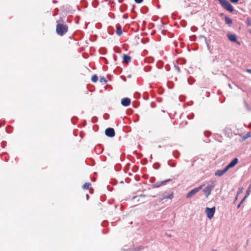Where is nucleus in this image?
I'll use <instances>...</instances> for the list:
<instances>
[{
	"label": "nucleus",
	"instance_id": "f257e3e1",
	"mask_svg": "<svg viewBox=\"0 0 251 251\" xmlns=\"http://www.w3.org/2000/svg\"><path fill=\"white\" fill-rule=\"evenodd\" d=\"M68 30V27L66 25L63 24H58L56 25V31L60 36L65 34Z\"/></svg>",
	"mask_w": 251,
	"mask_h": 251
},
{
	"label": "nucleus",
	"instance_id": "f03ea898",
	"mask_svg": "<svg viewBox=\"0 0 251 251\" xmlns=\"http://www.w3.org/2000/svg\"><path fill=\"white\" fill-rule=\"evenodd\" d=\"M210 182V184H208L202 190L203 193L205 194L206 198H207L210 195L211 191L215 187V184L213 181L211 180Z\"/></svg>",
	"mask_w": 251,
	"mask_h": 251
},
{
	"label": "nucleus",
	"instance_id": "7ed1b4c3",
	"mask_svg": "<svg viewBox=\"0 0 251 251\" xmlns=\"http://www.w3.org/2000/svg\"><path fill=\"white\" fill-rule=\"evenodd\" d=\"M203 186V185H201L198 187L195 188L193 190H191L186 195V198L189 199L191 198L193 196L197 194L200 190H201Z\"/></svg>",
	"mask_w": 251,
	"mask_h": 251
},
{
	"label": "nucleus",
	"instance_id": "20e7f679",
	"mask_svg": "<svg viewBox=\"0 0 251 251\" xmlns=\"http://www.w3.org/2000/svg\"><path fill=\"white\" fill-rule=\"evenodd\" d=\"M215 212V208L214 207L211 208L207 207L206 208L207 217L209 219H211L213 217Z\"/></svg>",
	"mask_w": 251,
	"mask_h": 251
},
{
	"label": "nucleus",
	"instance_id": "39448f33",
	"mask_svg": "<svg viewBox=\"0 0 251 251\" xmlns=\"http://www.w3.org/2000/svg\"><path fill=\"white\" fill-rule=\"evenodd\" d=\"M105 134L107 136L112 138L115 136V132L114 128L108 127L105 129Z\"/></svg>",
	"mask_w": 251,
	"mask_h": 251
},
{
	"label": "nucleus",
	"instance_id": "423d86ee",
	"mask_svg": "<svg viewBox=\"0 0 251 251\" xmlns=\"http://www.w3.org/2000/svg\"><path fill=\"white\" fill-rule=\"evenodd\" d=\"M171 180H172V179L169 178V179L165 180L164 181H158V182H157L155 183L154 184H152L151 185V187H152V188H158L163 185H165L167 182H170Z\"/></svg>",
	"mask_w": 251,
	"mask_h": 251
},
{
	"label": "nucleus",
	"instance_id": "0eeeda50",
	"mask_svg": "<svg viewBox=\"0 0 251 251\" xmlns=\"http://www.w3.org/2000/svg\"><path fill=\"white\" fill-rule=\"evenodd\" d=\"M227 37L228 39L231 42H235L240 45V42L237 41V36L235 34H227Z\"/></svg>",
	"mask_w": 251,
	"mask_h": 251
},
{
	"label": "nucleus",
	"instance_id": "6e6552de",
	"mask_svg": "<svg viewBox=\"0 0 251 251\" xmlns=\"http://www.w3.org/2000/svg\"><path fill=\"white\" fill-rule=\"evenodd\" d=\"M131 100L128 98H124L121 100V104L124 106H128L130 105Z\"/></svg>",
	"mask_w": 251,
	"mask_h": 251
},
{
	"label": "nucleus",
	"instance_id": "1a4fd4ad",
	"mask_svg": "<svg viewBox=\"0 0 251 251\" xmlns=\"http://www.w3.org/2000/svg\"><path fill=\"white\" fill-rule=\"evenodd\" d=\"M123 60L125 64H128L131 61V57L128 55L124 54L123 56Z\"/></svg>",
	"mask_w": 251,
	"mask_h": 251
},
{
	"label": "nucleus",
	"instance_id": "9d476101",
	"mask_svg": "<svg viewBox=\"0 0 251 251\" xmlns=\"http://www.w3.org/2000/svg\"><path fill=\"white\" fill-rule=\"evenodd\" d=\"M238 162V159L237 158H234L228 165L230 168L233 167Z\"/></svg>",
	"mask_w": 251,
	"mask_h": 251
},
{
	"label": "nucleus",
	"instance_id": "9b49d317",
	"mask_svg": "<svg viewBox=\"0 0 251 251\" xmlns=\"http://www.w3.org/2000/svg\"><path fill=\"white\" fill-rule=\"evenodd\" d=\"M116 32V34L120 36V35H122V29L121 26L120 25H117Z\"/></svg>",
	"mask_w": 251,
	"mask_h": 251
},
{
	"label": "nucleus",
	"instance_id": "f8f14e48",
	"mask_svg": "<svg viewBox=\"0 0 251 251\" xmlns=\"http://www.w3.org/2000/svg\"><path fill=\"white\" fill-rule=\"evenodd\" d=\"M225 22L226 24L228 25L229 26H230L232 24V20L230 18L226 16L225 17Z\"/></svg>",
	"mask_w": 251,
	"mask_h": 251
},
{
	"label": "nucleus",
	"instance_id": "ddd939ff",
	"mask_svg": "<svg viewBox=\"0 0 251 251\" xmlns=\"http://www.w3.org/2000/svg\"><path fill=\"white\" fill-rule=\"evenodd\" d=\"M224 174H225V173H224V172L223 170H217L215 172V175L216 176H223Z\"/></svg>",
	"mask_w": 251,
	"mask_h": 251
},
{
	"label": "nucleus",
	"instance_id": "4468645a",
	"mask_svg": "<svg viewBox=\"0 0 251 251\" xmlns=\"http://www.w3.org/2000/svg\"><path fill=\"white\" fill-rule=\"evenodd\" d=\"M91 184L90 182L85 183L82 186V188L83 189L86 190L88 189L90 186H91Z\"/></svg>",
	"mask_w": 251,
	"mask_h": 251
},
{
	"label": "nucleus",
	"instance_id": "2eb2a0df",
	"mask_svg": "<svg viewBox=\"0 0 251 251\" xmlns=\"http://www.w3.org/2000/svg\"><path fill=\"white\" fill-rule=\"evenodd\" d=\"M98 80V76L96 75H94L91 78V80L93 82H96Z\"/></svg>",
	"mask_w": 251,
	"mask_h": 251
},
{
	"label": "nucleus",
	"instance_id": "dca6fc26",
	"mask_svg": "<svg viewBox=\"0 0 251 251\" xmlns=\"http://www.w3.org/2000/svg\"><path fill=\"white\" fill-rule=\"evenodd\" d=\"M109 224L108 221H102L100 223V225L102 226H107Z\"/></svg>",
	"mask_w": 251,
	"mask_h": 251
},
{
	"label": "nucleus",
	"instance_id": "f3484780",
	"mask_svg": "<svg viewBox=\"0 0 251 251\" xmlns=\"http://www.w3.org/2000/svg\"><path fill=\"white\" fill-rule=\"evenodd\" d=\"M173 197H174V194H173V193H172L169 195L164 196L163 199H171L173 198Z\"/></svg>",
	"mask_w": 251,
	"mask_h": 251
},
{
	"label": "nucleus",
	"instance_id": "a211bd4d",
	"mask_svg": "<svg viewBox=\"0 0 251 251\" xmlns=\"http://www.w3.org/2000/svg\"><path fill=\"white\" fill-rule=\"evenodd\" d=\"M199 38H204V40L205 41V43L207 45V47L208 49H209V44L208 43L206 42V38L204 36V35H200L199 36Z\"/></svg>",
	"mask_w": 251,
	"mask_h": 251
},
{
	"label": "nucleus",
	"instance_id": "6ab92c4d",
	"mask_svg": "<svg viewBox=\"0 0 251 251\" xmlns=\"http://www.w3.org/2000/svg\"><path fill=\"white\" fill-rule=\"evenodd\" d=\"M151 67L150 66H147L144 67V71L145 72H148L151 71Z\"/></svg>",
	"mask_w": 251,
	"mask_h": 251
},
{
	"label": "nucleus",
	"instance_id": "aec40b11",
	"mask_svg": "<svg viewBox=\"0 0 251 251\" xmlns=\"http://www.w3.org/2000/svg\"><path fill=\"white\" fill-rule=\"evenodd\" d=\"M250 193H251L250 189L248 188V189H247V190L246 191V195L244 197L243 199L245 200L246 198H247L250 195Z\"/></svg>",
	"mask_w": 251,
	"mask_h": 251
},
{
	"label": "nucleus",
	"instance_id": "412c9836",
	"mask_svg": "<svg viewBox=\"0 0 251 251\" xmlns=\"http://www.w3.org/2000/svg\"><path fill=\"white\" fill-rule=\"evenodd\" d=\"M100 82H101L103 84H105L107 82V80L104 77H102L100 78Z\"/></svg>",
	"mask_w": 251,
	"mask_h": 251
},
{
	"label": "nucleus",
	"instance_id": "4be33fe9",
	"mask_svg": "<svg viewBox=\"0 0 251 251\" xmlns=\"http://www.w3.org/2000/svg\"><path fill=\"white\" fill-rule=\"evenodd\" d=\"M157 67L159 69H161L163 67V63L161 61H159L157 64Z\"/></svg>",
	"mask_w": 251,
	"mask_h": 251
},
{
	"label": "nucleus",
	"instance_id": "5701e85b",
	"mask_svg": "<svg viewBox=\"0 0 251 251\" xmlns=\"http://www.w3.org/2000/svg\"><path fill=\"white\" fill-rule=\"evenodd\" d=\"M251 136V133L250 132H247L244 137V139L248 138Z\"/></svg>",
	"mask_w": 251,
	"mask_h": 251
},
{
	"label": "nucleus",
	"instance_id": "b1692460",
	"mask_svg": "<svg viewBox=\"0 0 251 251\" xmlns=\"http://www.w3.org/2000/svg\"><path fill=\"white\" fill-rule=\"evenodd\" d=\"M173 154L174 156L176 158L178 157V153L177 151H174Z\"/></svg>",
	"mask_w": 251,
	"mask_h": 251
},
{
	"label": "nucleus",
	"instance_id": "393cba45",
	"mask_svg": "<svg viewBox=\"0 0 251 251\" xmlns=\"http://www.w3.org/2000/svg\"><path fill=\"white\" fill-rule=\"evenodd\" d=\"M230 168H231L228 166V165H227L223 170L224 171V173H226Z\"/></svg>",
	"mask_w": 251,
	"mask_h": 251
},
{
	"label": "nucleus",
	"instance_id": "a878e982",
	"mask_svg": "<svg viewBox=\"0 0 251 251\" xmlns=\"http://www.w3.org/2000/svg\"><path fill=\"white\" fill-rule=\"evenodd\" d=\"M230 168H231L228 166V165H227L223 170L224 171V173H226Z\"/></svg>",
	"mask_w": 251,
	"mask_h": 251
},
{
	"label": "nucleus",
	"instance_id": "bb28decb",
	"mask_svg": "<svg viewBox=\"0 0 251 251\" xmlns=\"http://www.w3.org/2000/svg\"><path fill=\"white\" fill-rule=\"evenodd\" d=\"M134 97L136 99H138L140 97V94L138 92L135 93L134 94Z\"/></svg>",
	"mask_w": 251,
	"mask_h": 251
},
{
	"label": "nucleus",
	"instance_id": "cd10ccee",
	"mask_svg": "<svg viewBox=\"0 0 251 251\" xmlns=\"http://www.w3.org/2000/svg\"><path fill=\"white\" fill-rule=\"evenodd\" d=\"M194 116V114L193 113H191V114H190L189 115H188L187 117L189 119H192L193 118Z\"/></svg>",
	"mask_w": 251,
	"mask_h": 251
},
{
	"label": "nucleus",
	"instance_id": "c85d7f7f",
	"mask_svg": "<svg viewBox=\"0 0 251 251\" xmlns=\"http://www.w3.org/2000/svg\"><path fill=\"white\" fill-rule=\"evenodd\" d=\"M175 68L178 73L180 72V68L178 66L175 65Z\"/></svg>",
	"mask_w": 251,
	"mask_h": 251
},
{
	"label": "nucleus",
	"instance_id": "c756f323",
	"mask_svg": "<svg viewBox=\"0 0 251 251\" xmlns=\"http://www.w3.org/2000/svg\"><path fill=\"white\" fill-rule=\"evenodd\" d=\"M204 134L205 136L208 137L210 135V133L209 131H205Z\"/></svg>",
	"mask_w": 251,
	"mask_h": 251
},
{
	"label": "nucleus",
	"instance_id": "7c9ffc66",
	"mask_svg": "<svg viewBox=\"0 0 251 251\" xmlns=\"http://www.w3.org/2000/svg\"><path fill=\"white\" fill-rule=\"evenodd\" d=\"M159 164L158 163H156L153 165L154 168L155 169H157L159 167Z\"/></svg>",
	"mask_w": 251,
	"mask_h": 251
},
{
	"label": "nucleus",
	"instance_id": "2f4dec72",
	"mask_svg": "<svg viewBox=\"0 0 251 251\" xmlns=\"http://www.w3.org/2000/svg\"><path fill=\"white\" fill-rule=\"evenodd\" d=\"M230 1L233 3H237L239 1V0H229Z\"/></svg>",
	"mask_w": 251,
	"mask_h": 251
},
{
	"label": "nucleus",
	"instance_id": "473e14b6",
	"mask_svg": "<svg viewBox=\"0 0 251 251\" xmlns=\"http://www.w3.org/2000/svg\"><path fill=\"white\" fill-rule=\"evenodd\" d=\"M247 24L248 25H251V21L250 19H249V18L247 19Z\"/></svg>",
	"mask_w": 251,
	"mask_h": 251
},
{
	"label": "nucleus",
	"instance_id": "72a5a7b5",
	"mask_svg": "<svg viewBox=\"0 0 251 251\" xmlns=\"http://www.w3.org/2000/svg\"><path fill=\"white\" fill-rule=\"evenodd\" d=\"M137 3H141L143 2V0H134Z\"/></svg>",
	"mask_w": 251,
	"mask_h": 251
},
{
	"label": "nucleus",
	"instance_id": "f704fd0d",
	"mask_svg": "<svg viewBox=\"0 0 251 251\" xmlns=\"http://www.w3.org/2000/svg\"><path fill=\"white\" fill-rule=\"evenodd\" d=\"M108 230L107 229H103L102 230V233H104V234L108 232Z\"/></svg>",
	"mask_w": 251,
	"mask_h": 251
},
{
	"label": "nucleus",
	"instance_id": "c9c22d12",
	"mask_svg": "<svg viewBox=\"0 0 251 251\" xmlns=\"http://www.w3.org/2000/svg\"><path fill=\"white\" fill-rule=\"evenodd\" d=\"M116 221L115 222H111V224L112 225V226H115L116 225Z\"/></svg>",
	"mask_w": 251,
	"mask_h": 251
},
{
	"label": "nucleus",
	"instance_id": "e433bc0d",
	"mask_svg": "<svg viewBox=\"0 0 251 251\" xmlns=\"http://www.w3.org/2000/svg\"><path fill=\"white\" fill-rule=\"evenodd\" d=\"M113 59L115 61L117 60V56L115 54H113Z\"/></svg>",
	"mask_w": 251,
	"mask_h": 251
},
{
	"label": "nucleus",
	"instance_id": "4c0bfd02",
	"mask_svg": "<svg viewBox=\"0 0 251 251\" xmlns=\"http://www.w3.org/2000/svg\"><path fill=\"white\" fill-rule=\"evenodd\" d=\"M244 199H243V200H242V201H241V202L238 204V206H237V207H238V208H239V207L240 206V205H241V203H242V202L244 201Z\"/></svg>",
	"mask_w": 251,
	"mask_h": 251
},
{
	"label": "nucleus",
	"instance_id": "58836bf2",
	"mask_svg": "<svg viewBox=\"0 0 251 251\" xmlns=\"http://www.w3.org/2000/svg\"><path fill=\"white\" fill-rule=\"evenodd\" d=\"M247 72L251 74V69H247Z\"/></svg>",
	"mask_w": 251,
	"mask_h": 251
},
{
	"label": "nucleus",
	"instance_id": "ea45409f",
	"mask_svg": "<svg viewBox=\"0 0 251 251\" xmlns=\"http://www.w3.org/2000/svg\"><path fill=\"white\" fill-rule=\"evenodd\" d=\"M154 179H155V178H154V177H152V178H151V182H153L154 181Z\"/></svg>",
	"mask_w": 251,
	"mask_h": 251
},
{
	"label": "nucleus",
	"instance_id": "a19ab883",
	"mask_svg": "<svg viewBox=\"0 0 251 251\" xmlns=\"http://www.w3.org/2000/svg\"><path fill=\"white\" fill-rule=\"evenodd\" d=\"M153 60V58H150V61H149V63H151V62H152Z\"/></svg>",
	"mask_w": 251,
	"mask_h": 251
},
{
	"label": "nucleus",
	"instance_id": "79ce46f5",
	"mask_svg": "<svg viewBox=\"0 0 251 251\" xmlns=\"http://www.w3.org/2000/svg\"><path fill=\"white\" fill-rule=\"evenodd\" d=\"M166 235H167L168 237H171V236L170 234H168V233H166Z\"/></svg>",
	"mask_w": 251,
	"mask_h": 251
},
{
	"label": "nucleus",
	"instance_id": "37998d69",
	"mask_svg": "<svg viewBox=\"0 0 251 251\" xmlns=\"http://www.w3.org/2000/svg\"><path fill=\"white\" fill-rule=\"evenodd\" d=\"M171 167H175V164H169Z\"/></svg>",
	"mask_w": 251,
	"mask_h": 251
},
{
	"label": "nucleus",
	"instance_id": "c03bdc74",
	"mask_svg": "<svg viewBox=\"0 0 251 251\" xmlns=\"http://www.w3.org/2000/svg\"><path fill=\"white\" fill-rule=\"evenodd\" d=\"M6 132L8 133H10V130H6Z\"/></svg>",
	"mask_w": 251,
	"mask_h": 251
},
{
	"label": "nucleus",
	"instance_id": "a18cd8bd",
	"mask_svg": "<svg viewBox=\"0 0 251 251\" xmlns=\"http://www.w3.org/2000/svg\"><path fill=\"white\" fill-rule=\"evenodd\" d=\"M6 132L8 133H10V130H6Z\"/></svg>",
	"mask_w": 251,
	"mask_h": 251
},
{
	"label": "nucleus",
	"instance_id": "49530a36",
	"mask_svg": "<svg viewBox=\"0 0 251 251\" xmlns=\"http://www.w3.org/2000/svg\"><path fill=\"white\" fill-rule=\"evenodd\" d=\"M228 86L230 88H232V87H231V85L230 84H228Z\"/></svg>",
	"mask_w": 251,
	"mask_h": 251
},
{
	"label": "nucleus",
	"instance_id": "de8ad7c7",
	"mask_svg": "<svg viewBox=\"0 0 251 251\" xmlns=\"http://www.w3.org/2000/svg\"><path fill=\"white\" fill-rule=\"evenodd\" d=\"M119 2L120 3H121V2H123V0H119Z\"/></svg>",
	"mask_w": 251,
	"mask_h": 251
},
{
	"label": "nucleus",
	"instance_id": "09e8293b",
	"mask_svg": "<svg viewBox=\"0 0 251 251\" xmlns=\"http://www.w3.org/2000/svg\"><path fill=\"white\" fill-rule=\"evenodd\" d=\"M72 123H73V124H75V122H74V119H72Z\"/></svg>",
	"mask_w": 251,
	"mask_h": 251
},
{
	"label": "nucleus",
	"instance_id": "8fccbe9b",
	"mask_svg": "<svg viewBox=\"0 0 251 251\" xmlns=\"http://www.w3.org/2000/svg\"><path fill=\"white\" fill-rule=\"evenodd\" d=\"M251 188V184L250 185L248 189H250Z\"/></svg>",
	"mask_w": 251,
	"mask_h": 251
},
{
	"label": "nucleus",
	"instance_id": "3c124183",
	"mask_svg": "<svg viewBox=\"0 0 251 251\" xmlns=\"http://www.w3.org/2000/svg\"><path fill=\"white\" fill-rule=\"evenodd\" d=\"M191 38H192V39H191V40H194V38H193V37H191Z\"/></svg>",
	"mask_w": 251,
	"mask_h": 251
},
{
	"label": "nucleus",
	"instance_id": "603ef678",
	"mask_svg": "<svg viewBox=\"0 0 251 251\" xmlns=\"http://www.w3.org/2000/svg\"><path fill=\"white\" fill-rule=\"evenodd\" d=\"M191 38H192V39H191V40H194V38H193V37H191Z\"/></svg>",
	"mask_w": 251,
	"mask_h": 251
},
{
	"label": "nucleus",
	"instance_id": "864d4df0",
	"mask_svg": "<svg viewBox=\"0 0 251 251\" xmlns=\"http://www.w3.org/2000/svg\"><path fill=\"white\" fill-rule=\"evenodd\" d=\"M53 2H54V3L56 2V0H53Z\"/></svg>",
	"mask_w": 251,
	"mask_h": 251
},
{
	"label": "nucleus",
	"instance_id": "5fc2aeb1",
	"mask_svg": "<svg viewBox=\"0 0 251 251\" xmlns=\"http://www.w3.org/2000/svg\"><path fill=\"white\" fill-rule=\"evenodd\" d=\"M104 118L106 119L107 118V116H105V115H104Z\"/></svg>",
	"mask_w": 251,
	"mask_h": 251
},
{
	"label": "nucleus",
	"instance_id": "6e6d98bb",
	"mask_svg": "<svg viewBox=\"0 0 251 251\" xmlns=\"http://www.w3.org/2000/svg\"><path fill=\"white\" fill-rule=\"evenodd\" d=\"M104 118L106 119L107 118V116H105V115H104Z\"/></svg>",
	"mask_w": 251,
	"mask_h": 251
},
{
	"label": "nucleus",
	"instance_id": "4d7b16f0",
	"mask_svg": "<svg viewBox=\"0 0 251 251\" xmlns=\"http://www.w3.org/2000/svg\"><path fill=\"white\" fill-rule=\"evenodd\" d=\"M4 124V121L1 123V124Z\"/></svg>",
	"mask_w": 251,
	"mask_h": 251
},
{
	"label": "nucleus",
	"instance_id": "13d9d810",
	"mask_svg": "<svg viewBox=\"0 0 251 251\" xmlns=\"http://www.w3.org/2000/svg\"><path fill=\"white\" fill-rule=\"evenodd\" d=\"M86 196H87V198L89 197V195L88 194L86 195Z\"/></svg>",
	"mask_w": 251,
	"mask_h": 251
},
{
	"label": "nucleus",
	"instance_id": "bf43d9fd",
	"mask_svg": "<svg viewBox=\"0 0 251 251\" xmlns=\"http://www.w3.org/2000/svg\"><path fill=\"white\" fill-rule=\"evenodd\" d=\"M161 147V146H160V145H159V146H158V148H160Z\"/></svg>",
	"mask_w": 251,
	"mask_h": 251
},
{
	"label": "nucleus",
	"instance_id": "052dcab7",
	"mask_svg": "<svg viewBox=\"0 0 251 251\" xmlns=\"http://www.w3.org/2000/svg\"><path fill=\"white\" fill-rule=\"evenodd\" d=\"M121 183H124V182H123V181H122L121 182Z\"/></svg>",
	"mask_w": 251,
	"mask_h": 251
},
{
	"label": "nucleus",
	"instance_id": "680f3d73",
	"mask_svg": "<svg viewBox=\"0 0 251 251\" xmlns=\"http://www.w3.org/2000/svg\"><path fill=\"white\" fill-rule=\"evenodd\" d=\"M212 251H216V250H212Z\"/></svg>",
	"mask_w": 251,
	"mask_h": 251
}]
</instances>
